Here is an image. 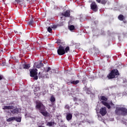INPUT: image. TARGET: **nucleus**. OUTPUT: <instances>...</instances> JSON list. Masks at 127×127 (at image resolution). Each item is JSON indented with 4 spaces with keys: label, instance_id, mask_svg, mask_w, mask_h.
Here are the masks:
<instances>
[{
    "label": "nucleus",
    "instance_id": "16",
    "mask_svg": "<svg viewBox=\"0 0 127 127\" xmlns=\"http://www.w3.org/2000/svg\"><path fill=\"white\" fill-rule=\"evenodd\" d=\"M58 45H63L65 44L64 43L62 42L61 40H58V41L56 42Z\"/></svg>",
    "mask_w": 127,
    "mask_h": 127
},
{
    "label": "nucleus",
    "instance_id": "11",
    "mask_svg": "<svg viewBox=\"0 0 127 127\" xmlns=\"http://www.w3.org/2000/svg\"><path fill=\"white\" fill-rule=\"evenodd\" d=\"M80 81L78 80H75V81H73V80H70L69 83L70 84H72V85H77V84H79Z\"/></svg>",
    "mask_w": 127,
    "mask_h": 127
},
{
    "label": "nucleus",
    "instance_id": "23",
    "mask_svg": "<svg viewBox=\"0 0 127 127\" xmlns=\"http://www.w3.org/2000/svg\"><path fill=\"white\" fill-rule=\"evenodd\" d=\"M33 18L31 19V20L30 21L28 22V24H29V25H30V26H31V25H32L33 24Z\"/></svg>",
    "mask_w": 127,
    "mask_h": 127
},
{
    "label": "nucleus",
    "instance_id": "17",
    "mask_svg": "<svg viewBox=\"0 0 127 127\" xmlns=\"http://www.w3.org/2000/svg\"><path fill=\"white\" fill-rule=\"evenodd\" d=\"M23 69H29L30 65L29 64H24L23 65Z\"/></svg>",
    "mask_w": 127,
    "mask_h": 127
},
{
    "label": "nucleus",
    "instance_id": "30",
    "mask_svg": "<svg viewBox=\"0 0 127 127\" xmlns=\"http://www.w3.org/2000/svg\"><path fill=\"white\" fill-rule=\"evenodd\" d=\"M105 107H107V108L108 109H111V105H110L109 103H107Z\"/></svg>",
    "mask_w": 127,
    "mask_h": 127
},
{
    "label": "nucleus",
    "instance_id": "31",
    "mask_svg": "<svg viewBox=\"0 0 127 127\" xmlns=\"http://www.w3.org/2000/svg\"><path fill=\"white\" fill-rule=\"evenodd\" d=\"M1 65L2 66H5V65H6V62H5V61L3 62L2 64H1Z\"/></svg>",
    "mask_w": 127,
    "mask_h": 127
},
{
    "label": "nucleus",
    "instance_id": "9",
    "mask_svg": "<svg viewBox=\"0 0 127 127\" xmlns=\"http://www.w3.org/2000/svg\"><path fill=\"white\" fill-rule=\"evenodd\" d=\"M13 109H14V107L13 106H4L3 108V110H13Z\"/></svg>",
    "mask_w": 127,
    "mask_h": 127
},
{
    "label": "nucleus",
    "instance_id": "2",
    "mask_svg": "<svg viewBox=\"0 0 127 127\" xmlns=\"http://www.w3.org/2000/svg\"><path fill=\"white\" fill-rule=\"evenodd\" d=\"M117 116H127V109L126 107H116L115 111Z\"/></svg>",
    "mask_w": 127,
    "mask_h": 127
},
{
    "label": "nucleus",
    "instance_id": "13",
    "mask_svg": "<svg viewBox=\"0 0 127 127\" xmlns=\"http://www.w3.org/2000/svg\"><path fill=\"white\" fill-rule=\"evenodd\" d=\"M44 66V64H43V63H42V62H40V63L36 65V67L38 69H39L40 68H41V67H43Z\"/></svg>",
    "mask_w": 127,
    "mask_h": 127
},
{
    "label": "nucleus",
    "instance_id": "12",
    "mask_svg": "<svg viewBox=\"0 0 127 127\" xmlns=\"http://www.w3.org/2000/svg\"><path fill=\"white\" fill-rule=\"evenodd\" d=\"M11 113L13 114V115H16V114H18V113H19V111L18 110V109L15 108L13 109Z\"/></svg>",
    "mask_w": 127,
    "mask_h": 127
},
{
    "label": "nucleus",
    "instance_id": "15",
    "mask_svg": "<svg viewBox=\"0 0 127 127\" xmlns=\"http://www.w3.org/2000/svg\"><path fill=\"white\" fill-rule=\"evenodd\" d=\"M118 19H119V20H121V21H123V20L125 19V16L123 14H120L118 16Z\"/></svg>",
    "mask_w": 127,
    "mask_h": 127
},
{
    "label": "nucleus",
    "instance_id": "20",
    "mask_svg": "<svg viewBox=\"0 0 127 127\" xmlns=\"http://www.w3.org/2000/svg\"><path fill=\"white\" fill-rule=\"evenodd\" d=\"M15 121H16V122H17V123H20V122H21V118L15 117Z\"/></svg>",
    "mask_w": 127,
    "mask_h": 127
},
{
    "label": "nucleus",
    "instance_id": "5",
    "mask_svg": "<svg viewBox=\"0 0 127 127\" xmlns=\"http://www.w3.org/2000/svg\"><path fill=\"white\" fill-rule=\"evenodd\" d=\"M65 44L60 45L57 50L58 54L60 56L64 55V54H65Z\"/></svg>",
    "mask_w": 127,
    "mask_h": 127
},
{
    "label": "nucleus",
    "instance_id": "6",
    "mask_svg": "<svg viewBox=\"0 0 127 127\" xmlns=\"http://www.w3.org/2000/svg\"><path fill=\"white\" fill-rule=\"evenodd\" d=\"M90 8L94 12H97L99 10V8L98 7V5L95 1H93L90 4Z\"/></svg>",
    "mask_w": 127,
    "mask_h": 127
},
{
    "label": "nucleus",
    "instance_id": "42",
    "mask_svg": "<svg viewBox=\"0 0 127 127\" xmlns=\"http://www.w3.org/2000/svg\"><path fill=\"white\" fill-rule=\"evenodd\" d=\"M124 22L125 23H126V21H124Z\"/></svg>",
    "mask_w": 127,
    "mask_h": 127
},
{
    "label": "nucleus",
    "instance_id": "4",
    "mask_svg": "<svg viewBox=\"0 0 127 127\" xmlns=\"http://www.w3.org/2000/svg\"><path fill=\"white\" fill-rule=\"evenodd\" d=\"M37 71H38L37 68H35L31 69L30 71V75L31 77L34 78V80H37L38 79V76H37Z\"/></svg>",
    "mask_w": 127,
    "mask_h": 127
},
{
    "label": "nucleus",
    "instance_id": "28",
    "mask_svg": "<svg viewBox=\"0 0 127 127\" xmlns=\"http://www.w3.org/2000/svg\"><path fill=\"white\" fill-rule=\"evenodd\" d=\"M102 104H103V105H104V106H106L107 104H108V103L106 102V101H102L101 102Z\"/></svg>",
    "mask_w": 127,
    "mask_h": 127
},
{
    "label": "nucleus",
    "instance_id": "19",
    "mask_svg": "<svg viewBox=\"0 0 127 127\" xmlns=\"http://www.w3.org/2000/svg\"><path fill=\"white\" fill-rule=\"evenodd\" d=\"M70 51V47L68 46L64 48V54L67 53Z\"/></svg>",
    "mask_w": 127,
    "mask_h": 127
},
{
    "label": "nucleus",
    "instance_id": "29",
    "mask_svg": "<svg viewBox=\"0 0 127 127\" xmlns=\"http://www.w3.org/2000/svg\"><path fill=\"white\" fill-rule=\"evenodd\" d=\"M15 1H16V2H17V3H19V2H22V1H23V0H15Z\"/></svg>",
    "mask_w": 127,
    "mask_h": 127
},
{
    "label": "nucleus",
    "instance_id": "10",
    "mask_svg": "<svg viewBox=\"0 0 127 127\" xmlns=\"http://www.w3.org/2000/svg\"><path fill=\"white\" fill-rule=\"evenodd\" d=\"M72 114L68 113L67 115H66V119L67 121H71L72 120Z\"/></svg>",
    "mask_w": 127,
    "mask_h": 127
},
{
    "label": "nucleus",
    "instance_id": "26",
    "mask_svg": "<svg viewBox=\"0 0 127 127\" xmlns=\"http://www.w3.org/2000/svg\"><path fill=\"white\" fill-rule=\"evenodd\" d=\"M53 124L52 123V122H48L47 123V126H48V127H52Z\"/></svg>",
    "mask_w": 127,
    "mask_h": 127
},
{
    "label": "nucleus",
    "instance_id": "34",
    "mask_svg": "<svg viewBox=\"0 0 127 127\" xmlns=\"http://www.w3.org/2000/svg\"><path fill=\"white\" fill-rule=\"evenodd\" d=\"M50 70H51V67H48L46 72H49L50 71Z\"/></svg>",
    "mask_w": 127,
    "mask_h": 127
},
{
    "label": "nucleus",
    "instance_id": "18",
    "mask_svg": "<svg viewBox=\"0 0 127 127\" xmlns=\"http://www.w3.org/2000/svg\"><path fill=\"white\" fill-rule=\"evenodd\" d=\"M100 99L102 101H104L105 102H107L108 101V98L106 97L105 96H100Z\"/></svg>",
    "mask_w": 127,
    "mask_h": 127
},
{
    "label": "nucleus",
    "instance_id": "3",
    "mask_svg": "<svg viewBox=\"0 0 127 127\" xmlns=\"http://www.w3.org/2000/svg\"><path fill=\"white\" fill-rule=\"evenodd\" d=\"M119 75H120L119 70L117 69H114L111 71L108 75H107V78H108V79H115L116 76L118 77Z\"/></svg>",
    "mask_w": 127,
    "mask_h": 127
},
{
    "label": "nucleus",
    "instance_id": "7",
    "mask_svg": "<svg viewBox=\"0 0 127 127\" xmlns=\"http://www.w3.org/2000/svg\"><path fill=\"white\" fill-rule=\"evenodd\" d=\"M99 114L104 117V116H106L107 115V108L106 107H103L100 109Z\"/></svg>",
    "mask_w": 127,
    "mask_h": 127
},
{
    "label": "nucleus",
    "instance_id": "27",
    "mask_svg": "<svg viewBox=\"0 0 127 127\" xmlns=\"http://www.w3.org/2000/svg\"><path fill=\"white\" fill-rule=\"evenodd\" d=\"M48 32H50V33H51V32H52V28H51L50 27H49L48 28Z\"/></svg>",
    "mask_w": 127,
    "mask_h": 127
},
{
    "label": "nucleus",
    "instance_id": "25",
    "mask_svg": "<svg viewBox=\"0 0 127 127\" xmlns=\"http://www.w3.org/2000/svg\"><path fill=\"white\" fill-rule=\"evenodd\" d=\"M100 2L102 4H106L107 3V0H101Z\"/></svg>",
    "mask_w": 127,
    "mask_h": 127
},
{
    "label": "nucleus",
    "instance_id": "8",
    "mask_svg": "<svg viewBox=\"0 0 127 127\" xmlns=\"http://www.w3.org/2000/svg\"><path fill=\"white\" fill-rule=\"evenodd\" d=\"M70 13L71 11L70 10H66L65 12L62 13V14L63 16H65V17H69Z\"/></svg>",
    "mask_w": 127,
    "mask_h": 127
},
{
    "label": "nucleus",
    "instance_id": "21",
    "mask_svg": "<svg viewBox=\"0 0 127 127\" xmlns=\"http://www.w3.org/2000/svg\"><path fill=\"white\" fill-rule=\"evenodd\" d=\"M69 29L71 31H72V30H75V26L73 25H71L69 26Z\"/></svg>",
    "mask_w": 127,
    "mask_h": 127
},
{
    "label": "nucleus",
    "instance_id": "33",
    "mask_svg": "<svg viewBox=\"0 0 127 127\" xmlns=\"http://www.w3.org/2000/svg\"><path fill=\"white\" fill-rule=\"evenodd\" d=\"M101 34L102 35H105V31H104L103 30H101Z\"/></svg>",
    "mask_w": 127,
    "mask_h": 127
},
{
    "label": "nucleus",
    "instance_id": "32",
    "mask_svg": "<svg viewBox=\"0 0 127 127\" xmlns=\"http://www.w3.org/2000/svg\"><path fill=\"white\" fill-rule=\"evenodd\" d=\"M65 108L67 110H69L70 109V106H69V105H65Z\"/></svg>",
    "mask_w": 127,
    "mask_h": 127
},
{
    "label": "nucleus",
    "instance_id": "39",
    "mask_svg": "<svg viewBox=\"0 0 127 127\" xmlns=\"http://www.w3.org/2000/svg\"><path fill=\"white\" fill-rule=\"evenodd\" d=\"M53 27H54V28H56V27H57V26H56V25H53Z\"/></svg>",
    "mask_w": 127,
    "mask_h": 127
},
{
    "label": "nucleus",
    "instance_id": "35",
    "mask_svg": "<svg viewBox=\"0 0 127 127\" xmlns=\"http://www.w3.org/2000/svg\"><path fill=\"white\" fill-rule=\"evenodd\" d=\"M78 100V98H77L76 97H73V101L74 102H75L76 101Z\"/></svg>",
    "mask_w": 127,
    "mask_h": 127
},
{
    "label": "nucleus",
    "instance_id": "38",
    "mask_svg": "<svg viewBox=\"0 0 127 127\" xmlns=\"http://www.w3.org/2000/svg\"><path fill=\"white\" fill-rule=\"evenodd\" d=\"M97 2H98V3H101V0H96Z\"/></svg>",
    "mask_w": 127,
    "mask_h": 127
},
{
    "label": "nucleus",
    "instance_id": "14",
    "mask_svg": "<svg viewBox=\"0 0 127 127\" xmlns=\"http://www.w3.org/2000/svg\"><path fill=\"white\" fill-rule=\"evenodd\" d=\"M56 101V99L54 97V95H52L50 98V101L52 102V105H53V103Z\"/></svg>",
    "mask_w": 127,
    "mask_h": 127
},
{
    "label": "nucleus",
    "instance_id": "36",
    "mask_svg": "<svg viewBox=\"0 0 127 127\" xmlns=\"http://www.w3.org/2000/svg\"><path fill=\"white\" fill-rule=\"evenodd\" d=\"M41 75H42V73H41V72L39 73V78L42 77V76Z\"/></svg>",
    "mask_w": 127,
    "mask_h": 127
},
{
    "label": "nucleus",
    "instance_id": "24",
    "mask_svg": "<svg viewBox=\"0 0 127 127\" xmlns=\"http://www.w3.org/2000/svg\"><path fill=\"white\" fill-rule=\"evenodd\" d=\"M14 31L16 34H18L19 35H21V34H22V33H21V32H20L18 30L17 31L14 30Z\"/></svg>",
    "mask_w": 127,
    "mask_h": 127
},
{
    "label": "nucleus",
    "instance_id": "41",
    "mask_svg": "<svg viewBox=\"0 0 127 127\" xmlns=\"http://www.w3.org/2000/svg\"><path fill=\"white\" fill-rule=\"evenodd\" d=\"M61 19H62V18H63V17H61Z\"/></svg>",
    "mask_w": 127,
    "mask_h": 127
},
{
    "label": "nucleus",
    "instance_id": "37",
    "mask_svg": "<svg viewBox=\"0 0 127 127\" xmlns=\"http://www.w3.org/2000/svg\"><path fill=\"white\" fill-rule=\"evenodd\" d=\"M2 78H3V76L0 75V80H2Z\"/></svg>",
    "mask_w": 127,
    "mask_h": 127
},
{
    "label": "nucleus",
    "instance_id": "22",
    "mask_svg": "<svg viewBox=\"0 0 127 127\" xmlns=\"http://www.w3.org/2000/svg\"><path fill=\"white\" fill-rule=\"evenodd\" d=\"M15 117H11L6 120L7 122H11V121H15Z\"/></svg>",
    "mask_w": 127,
    "mask_h": 127
},
{
    "label": "nucleus",
    "instance_id": "1",
    "mask_svg": "<svg viewBox=\"0 0 127 127\" xmlns=\"http://www.w3.org/2000/svg\"><path fill=\"white\" fill-rule=\"evenodd\" d=\"M36 109L39 111V112L44 116V117H47L48 116V112L46 111V107L43 103L40 101H36Z\"/></svg>",
    "mask_w": 127,
    "mask_h": 127
},
{
    "label": "nucleus",
    "instance_id": "40",
    "mask_svg": "<svg viewBox=\"0 0 127 127\" xmlns=\"http://www.w3.org/2000/svg\"><path fill=\"white\" fill-rule=\"evenodd\" d=\"M20 53H22V51H23V50H20Z\"/></svg>",
    "mask_w": 127,
    "mask_h": 127
}]
</instances>
